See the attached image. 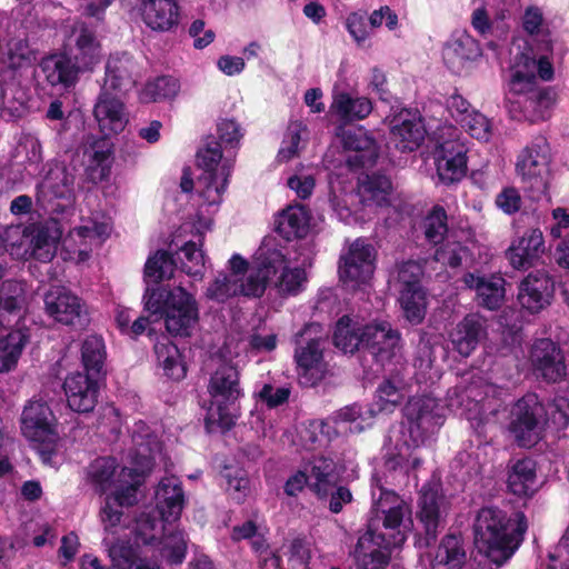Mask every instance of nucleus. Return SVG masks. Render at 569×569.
<instances>
[{"mask_svg": "<svg viewBox=\"0 0 569 569\" xmlns=\"http://www.w3.org/2000/svg\"><path fill=\"white\" fill-rule=\"evenodd\" d=\"M136 468L119 466L114 458L100 457L86 469V480L99 493L114 492V500L121 506H133L138 501V489L143 482V473L152 466L162 446L148 425L140 421L132 430Z\"/></svg>", "mask_w": 569, "mask_h": 569, "instance_id": "nucleus-1", "label": "nucleus"}, {"mask_svg": "<svg viewBox=\"0 0 569 569\" xmlns=\"http://www.w3.org/2000/svg\"><path fill=\"white\" fill-rule=\"evenodd\" d=\"M159 516L143 512L137 519V542L156 545L160 556L170 563H181L186 556L187 541L182 531L170 532L167 525L180 518L184 505L181 482L174 476L164 477L156 491Z\"/></svg>", "mask_w": 569, "mask_h": 569, "instance_id": "nucleus-2", "label": "nucleus"}, {"mask_svg": "<svg viewBox=\"0 0 569 569\" xmlns=\"http://www.w3.org/2000/svg\"><path fill=\"white\" fill-rule=\"evenodd\" d=\"M283 262V257L272 238L263 240L254 253L252 264L239 254L229 260V272H219L206 288L204 297L217 303L244 297H260L267 288L270 273Z\"/></svg>", "mask_w": 569, "mask_h": 569, "instance_id": "nucleus-3", "label": "nucleus"}, {"mask_svg": "<svg viewBox=\"0 0 569 569\" xmlns=\"http://www.w3.org/2000/svg\"><path fill=\"white\" fill-rule=\"evenodd\" d=\"M520 49V44L513 43L510 50L512 59L508 88L510 92L523 96V99L511 102L510 113L517 120L531 122L545 120L552 106V97L548 90L537 89V74L543 81H550L553 78L549 52L543 51L539 44V51L542 54L537 59L527 47H525V51Z\"/></svg>", "mask_w": 569, "mask_h": 569, "instance_id": "nucleus-4", "label": "nucleus"}, {"mask_svg": "<svg viewBox=\"0 0 569 569\" xmlns=\"http://www.w3.org/2000/svg\"><path fill=\"white\" fill-rule=\"evenodd\" d=\"M407 432L410 440L402 433L393 446L387 448L386 466L390 470H399L406 475L417 469L421 457L416 449L435 435L445 422L443 407L430 396L412 397L405 407Z\"/></svg>", "mask_w": 569, "mask_h": 569, "instance_id": "nucleus-5", "label": "nucleus"}, {"mask_svg": "<svg viewBox=\"0 0 569 569\" xmlns=\"http://www.w3.org/2000/svg\"><path fill=\"white\" fill-rule=\"evenodd\" d=\"M527 528L521 512L511 518L498 508H482L473 526L475 546L490 561L501 565L518 549Z\"/></svg>", "mask_w": 569, "mask_h": 569, "instance_id": "nucleus-6", "label": "nucleus"}, {"mask_svg": "<svg viewBox=\"0 0 569 569\" xmlns=\"http://www.w3.org/2000/svg\"><path fill=\"white\" fill-rule=\"evenodd\" d=\"M27 305L26 283L7 280L0 284V326H14L7 333H0V372L16 367L29 341V328L24 325Z\"/></svg>", "mask_w": 569, "mask_h": 569, "instance_id": "nucleus-7", "label": "nucleus"}, {"mask_svg": "<svg viewBox=\"0 0 569 569\" xmlns=\"http://www.w3.org/2000/svg\"><path fill=\"white\" fill-rule=\"evenodd\" d=\"M501 389L488 382L481 375L463 377L447 396L448 408L465 417L479 431L489 423L502 407Z\"/></svg>", "mask_w": 569, "mask_h": 569, "instance_id": "nucleus-8", "label": "nucleus"}, {"mask_svg": "<svg viewBox=\"0 0 569 569\" xmlns=\"http://www.w3.org/2000/svg\"><path fill=\"white\" fill-rule=\"evenodd\" d=\"M144 307L152 316L164 319L166 329L171 336L191 337L198 327V301L181 286L148 290Z\"/></svg>", "mask_w": 569, "mask_h": 569, "instance_id": "nucleus-9", "label": "nucleus"}, {"mask_svg": "<svg viewBox=\"0 0 569 569\" xmlns=\"http://www.w3.org/2000/svg\"><path fill=\"white\" fill-rule=\"evenodd\" d=\"M546 415L556 428H566L569 425V398L556 397L548 411L535 393H528L515 403L510 431L519 446L531 447L538 442Z\"/></svg>", "mask_w": 569, "mask_h": 569, "instance_id": "nucleus-10", "label": "nucleus"}, {"mask_svg": "<svg viewBox=\"0 0 569 569\" xmlns=\"http://www.w3.org/2000/svg\"><path fill=\"white\" fill-rule=\"evenodd\" d=\"M208 392L211 400L206 416L207 430H229L239 416L237 402L243 395L238 369L229 363L220 366L209 380Z\"/></svg>", "mask_w": 569, "mask_h": 569, "instance_id": "nucleus-11", "label": "nucleus"}, {"mask_svg": "<svg viewBox=\"0 0 569 569\" xmlns=\"http://www.w3.org/2000/svg\"><path fill=\"white\" fill-rule=\"evenodd\" d=\"M202 173L198 177L196 190L203 204L220 206L227 190L233 160L223 154L218 142L208 141L197 153Z\"/></svg>", "mask_w": 569, "mask_h": 569, "instance_id": "nucleus-12", "label": "nucleus"}, {"mask_svg": "<svg viewBox=\"0 0 569 569\" xmlns=\"http://www.w3.org/2000/svg\"><path fill=\"white\" fill-rule=\"evenodd\" d=\"M549 144L545 137H536L517 157L516 172L525 192L535 201L548 198L551 180Z\"/></svg>", "mask_w": 569, "mask_h": 569, "instance_id": "nucleus-13", "label": "nucleus"}, {"mask_svg": "<svg viewBox=\"0 0 569 569\" xmlns=\"http://www.w3.org/2000/svg\"><path fill=\"white\" fill-rule=\"evenodd\" d=\"M371 498L376 518L382 521L386 530L391 531V543L401 546L412 525L410 505L393 490L385 488L377 476L372 477Z\"/></svg>", "mask_w": 569, "mask_h": 569, "instance_id": "nucleus-14", "label": "nucleus"}, {"mask_svg": "<svg viewBox=\"0 0 569 569\" xmlns=\"http://www.w3.org/2000/svg\"><path fill=\"white\" fill-rule=\"evenodd\" d=\"M433 160L441 182L449 184L461 180L467 171V146L461 131L443 124L435 131Z\"/></svg>", "mask_w": 569, "mask_h": 569, "instance_id": "nucleus-15", "label": "nucleus"}, {"mask_svg": "<svg viewBox=\"0 0 569 569\" xmlns=\"http://www.w3.org/2000/svg\"><path fill=\"white\" fill-rule=\"evenodd\" d=\"M21 430L23 436L38 443V453L44 463H52L57 449L58 433L56 418L42 400H31L21 415Z\"/></svg>", "mask_w": 569, "mask_h": 569, "instance_id": "nucleus-16", "label": "nucleus"}, {"mask_svg": "<svg viewBox=\"0 0 569 569\" xmlns=\"http://www.w3.org/2000/svg\"><path fill=\"white\" fill-rule=\"evenodd\" d=\"M112 224L109 218L93 214L82 218L62 240L68 259L83 262L89 259L93 249L99 248L110 237Z\"/></svg>", "mask_w": 569, "mask_h": 569, "instance_id": "nucleus-17", "label": "nucleus"}, {"mask_svg": "<svg viewBox=\"0 0 569 569\" xmlns=\"http://www.w3.org/2000/svg\"><path fill=\"white\" fill-rule=\"evenodd\" d=\"M74 177L59 163L49 164V169L37 186L38 204L51 212L61 213L74 203Z\"/></svg>", "mask_w": 569, "mask_h": 569, "instance_id": "nucleus-18", "label": "nucleus"}, {"mask_svg": "<svg viewBox=\"0 0 569 569\" xmlns=\"http://www.w3.org/2000/svg\"><path fill=\"white\" fill-rule=\"evenodd\" d=\"M425 238L428 242L439 244L446 240L445 244L436 250L435 259L450 267H458L468 256V249L460 242L452 240L449 234L448 217L446 210L440 206H435L422 221Z\"/></svg>", "mask_w": 569, "mask_h": 569, "instance_id": "nucleus-19", "label": "nucleus"}, {"mask_svg": "<svg viewBox=\"0 0 569 569\" xmlns=\"http://www.w3.org/2000/svg\"><path fill=\"white\" fill-rule=\"evenodd\" d=\"M375 270V249L362 239L353 241L347 253L341 257L339 274L352 289L367 284Z\"/></svg>", "mask_w": 569, "mask_h": 569, "instance_id": "nucleus-20", "label": "nucleus"}, {"mask_svg": "<svg viewBox=\"0 0 569 569\" xmlns=\"http://www.w3.org/2000/svg\"><path fill=\"white\" fill-rule=\"evenodd\" d=\"M533 370L548 382H558L567 376L565 355L560 346L548 338L538 339L530 350Z\"/></svg>", "mask_w": 569, "mask_h": 569, "instance_id": "nucleus-21", "label": "nucleus"}, {"mask_svg": "<svg viewBox=\"0 0 569 569\" xmlns=\"http://www.w3.org/2000/svg\"><path fill=\"white\" fill-rule=\"evenodd\" d=\"M43 301L47 315L57 322L74 326L81 325L86 319L87 310L83 303L66 287L51 286Z\"/></svg>", "mask_w": 569, "mask_h": 569, "instance_id": "nucleus-22", "label": "nucleus"}, {"mask_svg": "<svg viewBox=\"0 0 569 569\" xmlns=\"http://www.w3.org/2000/svg\"><path fill=\"white\" fill-rule=\"evenodd\" d=\"M67 48L69 58L82 72L92 71L101 60V46L84 22L77 21L72 24Z\"/></svg>", "mask_w": 569, "mask_h": 569, "instance_id": "nucleus-23", "label": "nucleus"}, {"mask_svg": "<svg viewBox=\"0 0 569 569\" xmlns=\"http://www.w3.org/2000/svg\"><path fill=\"white\" fill-rule=\"evenodd\" d=\"M391 539L382 532L369 529L359 537L353 557L358 569H383L391 556Z\"/></svg>", "mask_w": 569, "mask_h": 569, "instance_id": "nucleus-24", "label": "nucleus"}, {"mask_svg": "<svg viewBox=\"0 0 569 569\" xmlns=\"http://www.w3.org/2000/svg\"><path fill=\"white\" fill-rule=\"evenodd\" d=\"M401 336L387 320L377 319L365 326L363 347L381 363L400 349Z\"/></svg>", "mask_w": 569, "mask_h": 569, "instance_id": "nucleus-25", "label": "nucleus"}, {"mask_svg": "<svg viewBox=\"0 0 569 569\" xmlns=\"http://www.w3.org/2000/svg\"><path fill=\"white\" fill-rule=\"evenodd\" d=\"M555 282L543 270L530 272L519 284L518 302L529 312L535 313L550 303Z\"/></svg>", "mask_w": 569, "mask_h": 569, "instance_id": "nucleus-26", "label": "nucleus"}, {"mask_svg": "<svg viewBox=\"0 0 569 569\" xmlns=\"http://www.w3.org/2000/svg\"><path fill=\"white\" fill-rule=\"evenodd\" d=\"M138 64L127 52L111 54L106 63L104 82L101 90L127 92L138 79Z\"/></svg>", "mask_w": 569, "mask_h": 569, "instance_id": "nucleus-27", "label": "nucleus"}, {"mask_svg": "<svg viewBox=\"0 0 569 569\" xmlns=\"http://www.w3.org/2000/svg\"><path fill=\"white\" fill-rule=\"evenodd\" d=\"M93 114L104 136L123 131L129 122L123 102L106 90H101L94 104Z\"/></svg>", "mask_w": 569, "mask_h": 569, "instance_id": "nucleus-28", "label": "nucleus"}, {"mask_svg": "<svg viewBox=\"0 0 569 569\" xmlns=\"http://www.w3.org/2000/svg\"><path fill=\"white\" fill-rule=\"evenodd\" d=\"M68 406L77 412L93 410L98 398V383L93 376L76 372L69 375L63 383Z\"/></svg>", "mask_w": 569, "mask_h": 569, "instance_id": "nucleus-29", "label": "nucleus"}, {"mask_svg": "<svg viewBox=\"0 0 569 569\" xmlns=\"http://www.w3.org/2000/svg\"><path fill=\"white\" fill-rule=\"evenodd\" d=\"M462 281L467 288L476 291L479 306L488 310H497L502 306L506 296V280L502 277L466 273Z\"/></svg>", "mask_w": 569, "mask_h": 569, "instance_id": "nucleus-30", "label": "nucleus"}, {"mask_svg": "<svg viewBox=\"0 0 569 569\" xmlns=\"http://www.w3.org/2000/svg\"><path fill=\"white\" fill-rule=\"evenodd\" d=\"M481 54L478 42L467 32H456L445 43L442 58L453 73H461L466 64Z\"/></svg>", "mask_w": 569, "mask_h": 569, "instance_id": "nucleus-31", "label": "nucleus"}, {"mask_svg": "<svg viewBox=\"0 0 569 569\" xmlns=\"http://www.w3.org/2000/svg\"><path fill=\"white\" fill-rule=\"evenodd\" d=\"M322 340L320 337L310 338L306 346L296 350V361L299 368L300 383L313 386L320 381L325 373L322 356Z\"/></svg>", "mask_w": 569, "mask_h": 569, "instance_id": "nucleus-32", "label": "nucleus"}, {"mask_svg": "<svg viewBox=\"0 0 569 569\" xmlns=\"http://www.w3.org/2000/svg\"><path fill=\"white\" fill-rule=\"evenodd\" d=\"M545 252L542 231L529 229L521 237L513 240L507 251L510 264L515 269H527Z\"/></svg>", "mask_w": 569, "mask_h": 569, "instance_id": "nucleus-33", "label": "nucleus"}, {"mask_svg": "<svg viewBox=\"0 0 569 569\" xmlns=\"http://www.w3.org/2000/svg\"><path fill=\"white\" fill-rule=\"evenodd\" d=\"M303 469L309 479L310 490L319 499L327 498L339 478L335 460L325 456H315L303 465Z\"/></svg>", "mask_w": 569, "mask_h": 569, "instance_id": "nucleus-34", "label": "nucleus"}, {"mask_svg": "<svg viewBox=\"0 0 569 569\" xmlns=\"http://www.w3.org/2000/svg\"><path fill=\"white\" fill-rule=\"evenodd\" d=\"M112 154V144L106 138L87 139L83 147V163L89 179L93 182L102 181L109 173Z\"/></svg>", "mask_w": 569, "mask_h": 569, "instance_id": "nucleus-35", "label": "nucleus"}, {"mask_svg": "<svg viewBox=\"0 0 569 569\" xmlns=\"http://www.w3.org/2000/svg\"><path fill=\"white\" fill-rule=\"evenodd\" d=\"M31 234V256L42 262L50 261L54 257L58 242L62 237L60 222L54 218L48 219L36 224Z\"/></svg>", "mask_w": 569, "mask_h": 569, "instance_id": "nucleus-36", "label": "nucleus"}, {"mask_svg": "<svg viewBox=\"0 0 569 569\" xmlns=\"http://www.w3.org/2000/svg\"><path fill=\"white\" fill-rule=\"evenodd\" d=\"M141 17L154 31H170L179 23V6L176 0H142Z\"/></svg>", "mask_w": 569, "mask_h": 569, "instance_id": "nucleus-37", "label": "nucleus"}, {"mask_svg": "<svg viewBox=\"0 0 569 569\" xmlns=\"http://www.w3.org/2000/svg\"><path fill=\"white\" fill-rule=\"evenodd\" d=\"M426 129L420 117L401 112L391 128V140L400 151L416 150L425 139Z\"/></svg>", "mask_w": 569, "mask_h": 569, "instance_id": "nucleus-38", "label": "nucleus"}, {"mask_svg": "<svg viewBox=\"0 0 569 569\" xmlns=\"http://www.w3.org/2000/svg\"><path fill=\"white\" fill-rule=\"evenodd\" d=\"M486 336V328L478 315H468L449 335L453 349L462 357H469Z\"/></svg>", "mask_w": 569, "mask_h": 569, "instance_id": "nucleus-39", "label": "nucleus"}, {"mask_svg": "<svg viewBox=\"0 0 569 569\" xmlns=\"http://www.w3.org/2000/svg\"><path fill=\"white\" fill-rule=\"evenodd\" d=\"M372 111V103L366 97L352 96L345 90L335 88L330 112L342 122H352L367 118Z\"/></svg>", "mask_w": 569, "mask_h": 569, "instance_id": "nucleus-40", "label": "nucleus"}, {"mask_svg": "<svg viewBox=\"0 0 569 569\" xmlns=\"http://www.w3.org/2000/svg\"><path fill=\"white\" fill-rule=\"evenodd\" d=\"M46 80L51 86L70 88L78 81L82 72L67 54H52L42 59L40 63Z\"/></svg>", "mask_w": 569, "mask_h": 569, "instance_id": "nucleus-41", "label": "nucleus"}, {"mask_svg": "<svg viewBox=\"0 0 569 569\" xmlns=\"http://www.w3.org/2000/svg\"><path fill=\"white\" fill-rule=\"evenodd\" d=\"M337 136L340 137L345 149L360 152L356 161L362 166H371L378 156V148L375 139L363 129L356 128L350 130L339 129Z\"/></svg>", "mask_w": 569, "mask_h": 569, "instance_id": "nucleus-42", "label": "nucleus"}, {"mask_svg": "<svg viewBox=\"0 0 569 569\" xmlns=\"http://www.w3.org/2000/svg\"><path fill=\"white\" fill-rule=\"evenodd\" d=\"M440 500L441 497L437 489L429 486L422 487L419 498L418 518L423 525L427 545L436 539L441 523Z\"/></svg>", "mask_w": 569, "mask_h": 569, "instance_id": "nucleus-43", "label": "nucleus"}, {"mask_svg": "<svg viewBox=\"0 0 569 569\" xmlns=\"http://www.w3.org/2000/svg\"><path fill=\"white\" fill-rule=\"evenodd\" d=\"M507 486L515 496H532L538 489L536 462L529 458L517 460L508 472Z\"/></svg>", "mask_w": 569, "mask_h": 569, "instance_id": "nucleus-44", "label": "nucleus"}, {"mask_svg": "<svg viewBox=\"0 0 569 569\" xmlns=\"http://www.w3.org/2000/svg\"><path fill=\"white\" fill-rule=\"evenodd\" d=\"M366 323L358 317L343 316L336 323L335 346L346 353H353L363 347Z\"/></svg>", "mask_w": 569, "mask_h": 569, "instance_id": "nucleus-45", "label": "nucleus"}, {"mask_svg": "<svg viewBox=\"0 0 569 569\" xmlns=\"http://www.w3.org/2000/svg\"><path fill=\"white\" fill-rule=\"evenodd\" d=\"M466 550L460 536L447 535L430 562V569H460L466 562Z\"/></svg>", "mask_w": 569, "mask_h": 569, "instance_id": "nucleus-46", "label": "nucleus"}, {"mask_svg": "<svg viewBox=\"0 0 569 569\" xmlns=\"http://www.w3.org/2000/svg\"><path fill=\"white\" fill-rule=\"evenodd\" d=\"M310 216L302 204L288 206L278 219L277 229L288 240L302 238L309 230Z\"/></svg>", "mask_w": 569, "mask_h": 569, "instance_id": "nucleus-47", "label": "nucleus"}, {"mask_svg": "<svg viewBox=\"0 0 569 569\" xmlns=\"http://www.w3.org/2000/svg\"><path fill=\"white\" fill-rule=\"evenodd\" d=\"M391 181L383 174L366 176L359 181L358 193L365 206L382 207L389 203Z\"/></svg>", "mask_w": 569, "mask_h": 569, "instance_id": "nucleus-48", "label": "nucleus"}, {"mask_svg": "<svg viewBox=\"0 0 569 569\" xmlns=\"http://www.w3.org/2000/svg\"><path fill=\"white\" fill-rule=\"evenodd\" d=\"M27 109V93L16 81L7 82L0 93V116L11 121L22 117Z\"/></svg>", "mask_w": 569, "mask_h": 569, "instance_id": "nucleus-49", "label": "nucleus"}, {"mask_svg": "<svg viewBox=\"0 0 569 569\" xmlns=\"http://www.w3.org/2000/svg\"><path fill=\"white\" fill-rule=\"evenodd\" d=\"M158 366L162 368L163 375L173 380L184 378L187 369L182 361L181 353L172 342H158L154 346Z\"/></svg>", "mask_w": 569, "mask_h": 569, "instance_id": "nucleus-50", "label": "nucleus"}, {"mask_svg": "<svg viewBox=\"0 0 569 569\" xmlns=\"http://www.w3.org/2000/svg\"><path fill=\"white\" fill-rule=\"evenodd\" d=\"M277 248L279 247L277 246ZM278 250L282 252L280 249ZM281 254L283 257V262L278 266L274 272H271L270 276L274 274L278 269L282 268V271L276 281V288L281 296H296L303 291L306 288L308 281L306 270L303 267L291 268L284 266V254Z\"/></svg>", "mask_w": 569, "mask_h": 569, "instance_id": "nucleus-51", "label": "nucleus"}, {"mask_svg": "<svg viewBox=\"0 0 569 569\" xmlns=\"http://www.w3.org/2000/svg\"><path fill=\"white\" fill-rule=\"evenodd\" d=\"M399 303L408 322L411 325L422 322L427 311V298L423 289H399Z\"/></svg>", "mask_w": 569, "mask_h": 569, "instance_id": "nucleus-52", "label": "nucleus"}, {"mask_svg": "<svg viewBox=\"0 0 569 569\" xmlns=\"http://www.w3.org/2000/svg\"><path fill=\"white\" fill-rule=\"evenodd\" d=\"M522 27L527 33L535 37L543 51L552 52V40L540 8L532 6L526 9L522 17Z\"/></svg>", "mask_w": 569, "mask_h": 569, "instance_id": "nucleus-53", "label": "nucleus"}, {"mask_svg": "<svg viewBox=\"0 0 569 569\" xmlns=\"http://www.w3.org/2000/svg\"><path fill=\"white\" fill-rule=\"evenodd\" d=\"M306 137L307 127L298 121L291 122L278 151L277 161L283 163L298 157L306 147Z\"/></svg>", "mask_w": 569, "mask_h": 569, "instance_id": "nucleus-54", "label": "nucleus"}, {"mask_svg": "<svg viewBox=\"0 0 569 569\" xmlns=\"http://www.w3.org/2000/svg\"><path fill=\"white\" fill-rule=\"evenodd\" d=\"M106 356V347L101 337L92 335L83 341L81 358L88 375L96 376L102 372Z\"/></svg>", "mask_w": 569, "mask_h": 569, "instance_id": "nucleus-55", "label": "nucleus"}, {"mask_svg": "<svg viewBox=\"0 0 569 569\" xmlns=\"http://www.w3.org/2000/svg\"><path fill=\"white\" fill-rule=\"evenodd\" d=\"M308 560L309 552L306 543L296 539L272 558V565L278 569H306Z\"/></svg>", "mask_w": 569, "mask_h": 569, "instance_id": "nucleus-56", "label": "nucleus"}, {"mask_svg": "<svg viewBox=\"0 0 569 569\" xmlns=\"http://www.w3.org/2000/svg\"><path fill=\"white\" fill-rule=\"evenodd\" d=\"M180 90L179 80L173 77H159L147 82L141 92V100L154 102L174 98Z\"/></svg>", "mask_w": 569, "mask_h": 569, "instance_id": "nucleus-57", "label": "nucleus"}, {"mask_svg": "<svg viewBox=\"0 0 569 569\" xmlns=\"http://www.w3.org/2000/svg\"><path fill=\"white\" fill-rule=\"evenodd\" d=\"M405 395L400 386L395 381L387 379L382 381L376 392L375 408L369 409L368 412L376 415L377 412H391L400 405Z\"/></svg>", "mask_w": 569, "mask_h": 569, "instance_id": "nucleus-58", "label": "nucleus"}, {"mask_svg": "<svg viewBox=\"0 0 569 569\" xmlns=\"http://www.w3.org/2000/svg\"><path fill=\"white\" fill-rule=\"evenodd\" d=\"M177 260L180 262L181 270L192 278L201 279L204 270L203 252L192 241L184 243V246L177 252Z\"/></svg>", "mask_w": 569, "mask_h": 569, "instance_id": "nucleus-59", "label": "nucleus"}, {"mask_svg": "<svg viewBox=\"0 0 569 569\" xmlns=\"http://www.w3.org/2000/svg\"><path fill=\"white\" fill-rule=\"evenodd\" d=\"M176 260L163 250H158L149 257L144 266V276L153 282L170 279L176 269Z\"/></svg>", "mask_w": 569, "mask_h": 569, "instance_id": "nucleus-60", "label": "nucleus"}, {"mask_svg": "<svg viewBox=\"0 0 569 569\" xmlns=\"http://www.w3.org/2000/svg\"><path fill=\"white\" fill-rule=\"evenodd\" d=\"M287 186L300 199H308L315 189L316 179L312 168L297 167L295 173L288 178Z\"/></svg>", "mask_w": 569, "mask_h": 569, "instance_id": "nucleus-61", "label": "nucleus"}, {"mask_svg": "<svg viewBox=\"0 0 569 569\" xmlns=\"http://www.w3.org/2000/svg\"><path fill=\"white\" fill-rule=\"evenodd\" d=\"M460 124L472 138L479 141L487 142L492 136L491 121L478 110L466 116Z\"/></svg>", "mask_w": 569, "mask_h": 569, "instance_id": "nucleus-62", "label": "nucleus"}, {"mask_svg": "<svg viewBox=\"0 0 569 569\" xmlns=\"http://www.w3.org/2000/svg\"><path fill=\"white\" fill-rule=\"evenodd\" d=\"M7 56L11 67L20 68L36 59L28 40L21 37L11 38L7 43Z\"/></svg>", "mask_w": 569, "mask_h": 569, "instance_id": "nucleus-63", "label": "nucleus"}, {"mask_svg": "<svg viewBox=\"0 0 569 569\" xmlns=\"http://www.w3.org/2000/svg\"><path fill=\"white\" fill-rule=\"evenodd\" d=\"M422 277V268L416 261H407L398 267L397 279L400 284L399 289H422L420 279Z\"/></svg>", "mask_w": 569, "mask_h": 569, "instance_id": "nucleus-64", "label": "nucleus"}]
</instances>
